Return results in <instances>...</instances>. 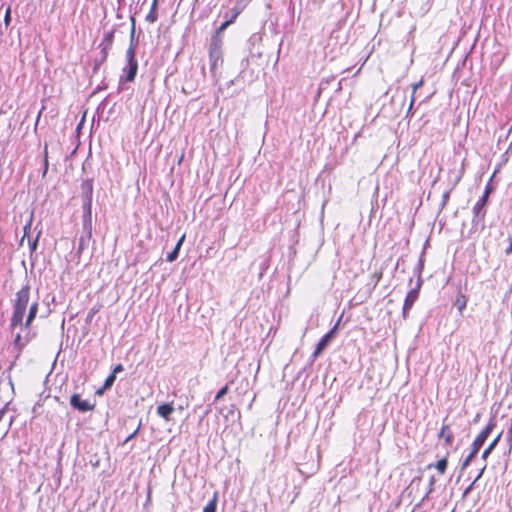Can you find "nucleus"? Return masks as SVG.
Instances as JSON below:
<instances>
[{
	"mask_svg": "<svg viewBox=\"0 0 512 512\" xmlns=\"http://www.w3.org/2000/svg\"><path fill=\"white\" fill-rule=\"evenodd\" d=\"M173 412L174 406L172 403H164L157 407V414L166 421L170 420V416Z\"/></svg>",
	"mask_w": 512,
	"mask_h": 512,
	"instance_id": "obj_10",
	"label": "nucleus"
},
{
	"mask_svg": "<svg viewBox=\"0 0 512 512\" xmlns=\"http://www.w3.org/2000/svg\"><path fill=\"white\" fill-rule=\"evenodd\" d=\"M229 391V386L225 385L222 387L216 394L214 401H219L224 395H226Z\"/></svg>",
	"mask_w": 512,
	"mask_h": 512,
	"instance_id": "obj_23",
	"label": "nucleus"
},
{
	"mask_svg": "<svg viewBox=\"0 0 512 512\" xmlns=\"http://www.w3.org/2000/svg\"><path fill=\"white\" fill-rule=\"evenodd\" d=\"M11 423H12V417L9 419L8 423H7V426H6V431L9 429V427L11 426Z\"/></svg>",
	"mask_w": 512,
	"mask_h": 512,
	"instance_id": "obj_37",
	"label": "nucleus"
},
{
	"mask_svg": "<svg viewBox=\"0 0 512 512\" xmlns=\"http://www.w3.org/2000/svg\"><path fill=\"white\" fill-rule=\"evenodd\" d=\"M84 209V228L87 231V237H91V207L93 184L91 180H85L81 185Z\"/></svg>",
	"mask_w": 512,
	"mask_h": 512,
	"instance_id": "obj_3",
	"label": "nucleus"
},
{
	"mask_svg": "<svg viewBox=\"0 0 512 512\" xmlns=\"http://www.w3.org/2000/svg\"><path fill=\"white\" fill-rule=\"evenodd\" d=\"M422 268H423V262H422V260H420L419 263H418L419 271H421Z\"/></svg>",
	"mask_w": 512,
	"mask_h": 512,
	"instance_id": "obj_36",
	"label": "nucleus"
},
{
	"mask_svg": "<svg viewBox=\"0 0 512 512\" xmlns=\"http://www.w3.org/2000/svg\"><path fill=\"white\" fill-rule=\"evenodd\" d=\"M338 328V324H336L329 332H327L325 335L322 336V338L319 340V342L316 345V348L313 352V356L317 357L329 344V342L334 337L335 331Z\"/></svg>",
	"mask_w": 512,
	"mask_h": 512,
	"instance_id": "obj_8",
	"label": "nucleus"
},
{
	"mask_svg": "<svg viewBox=\"0 0 512 512\" xmlns=\"http://www.w3.org/2000/svg\"><path fill=\"white\" fill-rule=\"evenodd\" d=\"M488 193L489 191L486 189L485 193L475 203L473 207V223H478L484 219L486 214L485 206L488 199Z\"/></svg>",
	"mask_w": 512,
	"mask_h": 512,
	"instance_id": "obj_6",
	"label": "nucleus"
},
{
	"mask_svg": "<svg viewBox=\"0 0 512 512\" xmlns=\"http://www.w3.org/2000/svg\"><path fill=\"white\" fill-rule=\"evenodd\" d=\"M501 437V433L489 444V446L484 450L483 454H482V458L483 459H486L488 457V455L491 453V451L495 448V446L497 445L499 439Z\"/></svg>",
	"mask_w": 512,
	"mask_h": 512,
	"instance_id": "obj_17",
	"label": "nucleus"
},
{
	"mask_svg": "<svg viewBox=\"0 0 512 512\" xmlns=\"http://www.w3.org/2000/svg\"><path fill=\"white\" fill-rule=\"evenodd\" d=\"M10 22H11V7L8 6L5 11V16H4V23H5L6 27L10 25Z\"/></svg>",
	"mask_w": 512,
	"mask_h": 512,
	"instance_id": "obj_28",
	"label": "nucleus"
},
{
	"mask_svg": "<svg viewBox=\"0 0 512 512\" xmlns=\"http://www.w3.org/2000/svg\"><path fill=\"white\" fill-rule=\"evenodd\" d=\"M223 39L218 37H211L209 45V63L210 70L215 72L223 64L222 53Z\"/></svg>",
	"mask_w": 512,
	"mask_h": 512,
	"instance_id": "obj_4",
	"label": "nucleus"
},
{
	"mask_svg": "<svg viewBox=\"0 0 512 512\" xmlns=\"http://www.w3.org/2000/svg\"><path fill=\"white\" fill-rule=\"evenodd\" d=\"M121 371H123V366L121 364H118L114 367L112 374L116 375V373H119Z\"/></svg>",
	"mask_w": 512,
	"mask_h": 512,
	"instance_id": "obj_33",
	"label": "nucleus"
},
{
	"mask_svg": "<svg viewBox=\"0 0 512 512\" xmlns=\"http://www.w3.org/2000/svg\"><path fill=\"white\" fill-rule=\"evenodd\" d=\"M40 235H41V231H39L37 233V235L34 239H31L30 237H28V245H29L31 252L36 251Z\"/></svg>",
	"mask_w": 512,
	"mask_h": 512,
	"instance_id": "obj_19",
	"label": "nucleus"
},
{
	"mask_svg": "<svg viewBox=\"0 0 512 512\" xmlns=\"http://www.w3.org/2000/svg\"><path fill=\"white\" fill-rule=\"evenodd\" d=\"M82 246H83V238L80 239V249H82Z\"/></svg>",
	"mask_w": 512,
	"mask_h": 512,
	"instance_id": "obj_38",
	"label": "nucleus"
},
{
	"mask_svg": "<svg viewBox=\"0 0 512 512\" xmlns=\"http://www.w3.org/2000/svg\"><path fill=\"white\" fill-rule=\"evenodd\" d=\"M241 11L242 7L239 4H237L235 7L231 9L230 18L234 21L237 18V16L241 13Z\"/></svg>",
	"mask_w": 512,
	"mask_h": 512,
	"instance_id": "obj_25",
	"label": "nucleus"
},
{
	"mask_svg": "<svg viewBox=\"0 0 512 512\" xmlns=\"http://www.w3.org/2000/svg\"><path fill=\"white\" fill-rule=\"evenodd\" d=\"M506 437H507V440H508L509 442H511V441H512V423H511L510 428H509V430H508V432H507V434H506Z\"/></svg>",
	"mask_w": 512,
	"mask_h": 512,
	"instance_id": "obj_34",
	"label": "nucleus"
},
{
	"mask_svg": "<svg viewBox=\"0 0 512 512\" xmlns=\"http://www.w3.org/2000/svg\"><path fill=\"white\" fill-rule=\"evenodd\" d=\"M32 222H33V214L30 215L29 217V220L27 221V223L25 224L24 226V234H23V237L21 239V242L24 241V239L27 237H29V234H30V231H31V227H32Z\"/></svg>",
	"mask_w": 512,
	"mask_h": 512,
	"instance_id": "obj_18",
	"label": "nucleus"
},
{
	"mask_svg": "<svg viewBox=\"0 0 512 512\" xmlns=\"http://www.w3.org/2000/svg\"><path fill=\"white\" fill-rule=\"evenodd\" d=\"M13 366H14V363H12V364L9 366V369H8V370L10 371V370L13 368Z\"/></svg>",
	"mask_w": 512,
	"mask_h": 512,
	"instance_id": "obj_39",
	"label": "nucleus"
},
{
	"mask_svg": "<svg viewBox=\"0 0 512 512\" xmlns=\"http://www.w3.org/2000/svg\"><path fill=\"white\" fill-rule=\"evenodd\" d=\"M184 238H185V236L183 235V236L179 239V241L177 242V244H176V246L174 247V249H173L170 253H168V254H167L166 260H167L168 262H173V261H175V260L177 259L178 254H179V250H180V247H181V245H182V243H183V241H184Z\"/></svg>",
	"mask_w": 512,
	"mask_h": 512,
	"instance_id": "obj_12",
	"label": "nucleus"
},
{
	"mask_svg": "<svg viewBox=\"0 0 512 512\" xmlns=\"http://www.w3.org/2000/svg\"><path fill=\"white\" fill-rule=\"evenodd\" d=\"M114 39V31H108L104 34L102 45H105L104 49L109 48L113 42Z\"/></svg>",
	"mask_w": 512,
	"mask_h": 512,
	"instance_id": "obj_15",
	"label": "nucleus"
},
{
	"mask_svg": "<svg viewBox=\"0 0 512 512\" xmlns=\"http://www.w3.org/2000/svg\"><path fill=\"white\" fill-rule=\"evenodd\" d=\"M70 405L80 411V412H88L94 409V404L89 400L81 399L79 394H73L70 398Z\"/></svg>",
	"mask_w": 512,
	"mask_h": 512,
	"instance_id": "obj_7",
	"label": "nucleus"
},
{
	"mask_svg": "<svg viewBox=\"0 0 512 512\" xmlns=\"http://www.w3.org/2000/svg\"><path fill=\"white\" fill-rule=\"evenodd\" d=\"M423 82H424L423 79H421L412 85V90H413L412 95L415 96L416 91L423 85Z\"/></svg>",
	"mask_w": 512,
	"mask_h": 512,
	"instance_id": "obj_29",
	"label": "nucleus"
},
{
	"mask_svg": "<svg viewBox=\"0 0 512 512\" xmlns=\"http://www.w3.org/2000/svg\"><path fill=\"white\" fill-rule=\"evenodd\" d=\"M27 343V340H23L20 333H18L15 337L14 344L15 346L19 347L21 349L25 344Z\"/></svg>",
	"mask_w": 512,
	"mask_h": 512,
	"instance_id": "obj_26",
	"label": "nucleus"
},
{
	"mask_svg": "<svg viewBox=\"0 0 512 512\" xmlns=\"http://www.w3.org/2000/svg\"><path fill=\"white\" fill-rule=\"evenodd\" d=\"M447 458L440 459L436 465L435 468L441 473L444 474L447 468Z\"/></svg>",
	"mask_w": 512,
	"mask_h": 512,
	"instance_id": "obj_20",
	"label": "nucleus"
},
{
	"mask_svg": "<svg viewBox=\"0 0 512 512\" xmlns=\"http://www.w3.org/2000/svg\"><path fill=\"white\" fill-rule=\"evenodd\" d=\"M477 453H474V450H472L468 456L465 458V460L463 461L462 463V468L465 469L469 464L470 462L472 461V459L475 457Z\"/></svg>",
	"mask_w": 512,
	"mask_h": 512,
	"instance_id": "obj_27",
	"label": "nucleus"
},
{
	"mask_svg": "<svg viewBox=\"0 0 512 512\" xmlns=\"http://www.w3.org/2000/svg\"><path fill=\"white\" fill-rule=\"evenodd\" d=\"M8 381H9V385H10L12 391H14V385H13L12 378L10 375H8Z\"/></svg>",
	"mask_w": 512,
	"mask_h": 512,
	"instance_id": "obj_35",
	"label": "nucleus"
},
{
	"mask_svg": "<svg viewBox=\"0 0 512 512\" xmlns=\"http://www.w3.org/2000/svg\"><path fill=\"white\" fill-rule=\"evenodd\" d=\"M30 285L26 284L17 293L13 301V312L11 316V327L14 329L17 326L29 328L32 321L35 319L38 312V302H33L30 305L29 312L25 323L23 324V318L30 301Z\"/></svg>",
	"mask_w": 512,
	"mask_h": 512,
	"instance_id": "obj_1",
	"label": "nucleus"
},
{
	"mask_svg": "<svg viewBox=\"0 0 512 512\" xmlns=\"http://www.w3.org/2000/svg\"><path fill=\"white\" fill-rule=\"evenodd\" d=\"M115 379H116V376H115L114 374H110V375L106 378V380H105V382H104V385H103V388H102V389H108V388H110V387L113 385V383L115 382Z\"/></svg>",
	"mask_w": 512,
	"mask_h": 512,
	"instance_id": "obj_22",
	"label": "nucleus"
},
{
	"mask_svg": "<svg viewBox=\"0 0 512 512\" xmlns=\"http://www.w3.org/2000/svg\"><path fill=\"white\" fill-rule=\"evenodd\" d=\"M139 428H140V426H138V428L126 438L125 443L129 442L130 440H132L133 438L136 437V435L139 431Z\"/></svg>",
	"mask_w": 512,
	"mask_h": 512,
	"instance_id": "obj_31",
	"label": "nucleus"
},
{
	"mask_svg": "<svg viewBox=\"0 0 512 512\" xmlns=\"http://www.w3.org/2000/svg\"><path fill=\"white\" fill-rule=\"evenodd\" d=\"M233 23V20L229 17V19H226L215 31V34L212 37H218L222 38L223 31L231 24Z\"/></svg>",
	"mask_w": 512,
	"mask_h": 512,
	"instance_id": "obj_14",
	"label": "nucleus"
},
{
	"mask_svg": "<svg viewBox=\"0 0 512 512\" xmlns=\"http://www.w3.org/2000/svg\"><path fill=\"white\" fill-rule=\"evenodd\" d=\"M496 423L494 418H491L487 424V426L478 434V436L475 438L473 444H472V450H474V453H478L480 448L485 443L486 439L488 438L491 431L494 429Z\"/></svg>",
	"mask_w": 512,
	"mask_h": 512,
	"instance_id": "obj_5",
	"label": "nucleus"
},
{
	"mask_svg": "<svg viewBox=\"0 0 512 512\" xmlns=\"http://www.w3.org/2000/svg\"><path fill=\"white\" fill-rule=\"evenodd\" d=\"M217 508V494H214L213 498L206 504L203 512H216Z\"/></svg>",
	"mask_w": 512,
	"mask_h": 512,
	"instance_id": "obj_16",
	"label": "nucleus"
},
{
	"mask_svg": "<svg viewBox=\"0 0 512 512\" xmlns=\"http://www.w3.org/2000/svg\"><path fill=\"white\" fill-rule=\"evenodd\" d=\"M439 437L443 438L447 445H451L452 444L453 434L450 431L449 425H443L442 426V428L440 430V433H439Z\"/></svg>",
	"mask_w": 512,
	"mask_h": 512,
	"instance_id": "obj_11",
	"label": "nucleus"
},
{
	"mask_svg": "<svg viewBox=\"0 0 512 512\" xmlns=\"http://www.w3.org/2000/svg\"><path fill=\"white\" fill-rule=\"evenodd\" d=\"M418 298V289L410 290L405 298L403 305V317L406 318L408 311L412 308L413 304Z\"/></svg>",
	"mask_w": 512,
	"mask_h": 512,
	"instance_id": "obj_9",
	"label": "nucleus"
},
{
	"mask_svg": "<svg viewBox=\"0 0 512 512\" xmlns=\"http://www.w3.org/2000/svg\"><path fill=\"white\" fill-rule=\"evenodd\" d=\"M134 33L135 20L134 18H132L131 42L126 51V63L125 66L122 68V74L120 75V84L124 82H133L137 74L138 61L135 57Z\"/></svg>",
	"mask_w": 512,
	"mask_h": 512,
	"instance_id": "obj_2",
	"label": "nucleus"
},
{
	"mask_svg": "<svg viewBox=\"0 0 512 512\" xmlns=\"http://www.w3.org/2000/svg\"><path fill=\"white\" fill-rule=\"evenodd\" d=\"M414 102H415V97H414V95H412L411 96L410 105H409V108H408V111H407V116H409V114L412 112V107L414 105Z\"/></svg>",
	"mask_w": 512,
	"mask_h": 512,
	"instance_id": "obj_32",
	"label": "nucleus"
},
{
	"mask_svg": "<svg viewBox=\"0 0 512 512\" xmlns=\"http://www.w3.org/2000/svg\"><path fill=\"white\" fill-rule=\"evenodd\" d=\"M460 314H462L463 310L465 309L466 307V304H467V301L465 299L464 296L460 297V298H457L456 302H455Z\"/></svg>",
	"mask_w": 512,
	"mask_h": 512,
	"instance_id": "obj_21",
	"label": "nucleus"
},
{
	"mask_svg": "<svg viewBox=\"0 0 512 512\" xmlns=\"http://www.w3.org/2000/svg\"><path fill=\"white\" fill-rule=\"evenodd\" d=\"M508 240H509V244H508V247L505 249L506 255H510L512 253V235L509 236Z\"/></svg>",
	"mask_w": 512,
	"mask_h": 512,
	"instance_id": "obj_30",
	"label": "nucleus"
},
{
	"mask_svg": "<svg viewBox=\"0 0 512 512\" xmlns=\"http://www.w3.org/2000/svg\"><path fill=\"white\" fill-rule=\"evenodd\" d=\"M157 4H158V0H153L152 5H151V9H150L149 13L146 16V21L149 22V23H154L158 19Z\"/></svg>",
	"mask_w": 512,
	"mask_h": 512,
	"instance_id": "obj_13",
	"label": "nucleus"
},
{
	"mask_svg": "<svg viewBox=\"0 0 512 512\" xmlns=\"http://www.w3.org/2000/svg\"><path fill=\"white\" fill-rule=\"evenodd\" d=\"M454 187L448 189L447 191H445L442 195V202H441V207L444 208L447 204V202L449 201V198H450V193L451 191L453 190Z\"/></svg>",
	"mask_w": 512,
	"mask_h": 512,
	"instance_id": "obj_24",
	"label": "nucleus"
}]
</instances>
